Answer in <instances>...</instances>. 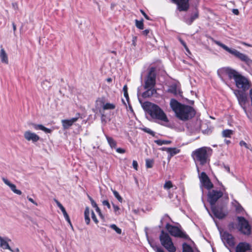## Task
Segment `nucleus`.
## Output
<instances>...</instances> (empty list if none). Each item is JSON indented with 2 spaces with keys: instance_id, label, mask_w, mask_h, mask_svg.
<instances>
[{
  "instance_id": "f257e3e1",
  "label": "nucleus",
  "mask_w": 252,
  "mask_h": 252,
  "mask_svg": "<svg viewBox=\"0 0 252 252\" xmlns=\"http://www.w3.org/2000/svg\"><path fill=\"white\" fill-rule=\"evenodd\" d=\"M170 106L175 112L176 116L182 121H187L195 114L194 111L191 107L183 105L175 99H171Z\"/></svg>"
},
{
  "instance_id": "f03ea898",
  "label": "nucleus",
  "mask_w": 252,
  "mask_h": 252,
  "mask_svg": "<svg viewBox=\"0 0 252 252\" xmlns=\"http://www.w3.org/2000/svg\"><path fill=\"white\" fill-rule=\"evenodd\" d=\"M147 106L149 113L152 118L156 119L159 124L166 126H168L169 122L168 118L158 106L152 103H148Z\"/></svg>"
},
{
  "instance_id": "7ed1b4c3",
  "label": "nucleus",
  "mask_w": 252,
  "mask_h": 252,
  "mask_svg": "<svg viewBox=\"0 0 252 252\" xmlns=\"http://www.w3.org/2000/svg\"><path fill=\"white\" fill-rule=\"evenodd\" d=\"M210 149H211L209 147H203L197 149L192 153V156L196 164L197 162H199L200 164L204 165L207 162V152Z\"/></svg>"
},
{
  "instance_id": "20e7f679",
  "label": "nucleus",
  "mask_w": 252,
  "mask_h": 252,
  "mask_svg": "<svg viewBox=\"0 0 252 252\" xmlns=\"http://www.w3.org/2000/svg\"><path fill=\"white\" fill-rule=\"evenodd\" d=\"M215 42L217 45L221 47L225 51H227L232 55H233L242 61L245 62L248 65H251L252 64V60H251L246 55L240 52L236 49H230L225 45L220 43V41H215Z\"/></svg>"
},
{
  "instance_id": "39448f33",
  "label": "nucleus",
  "mask_w": 252,
  "mask_h": 252,
  "mask_svg": "<svg viewBox=\"0 0 252 252\" xmlns=\"http://www.w3.org/2000/svg\"><path fill=\"white\" fill-rule=\"evenodd\" d=\"M159 240L161 245L168 252H175L176 251V247L174 245L172 238L168 233L162 231L159 236Z\"/></svg>"
},
{
  "instance_id": "423d86ee",
  "label": "nucleus",
  "mask_w": 252,
  "mask_h": 252,
  "mask_svg": "<svg viewBox=\"0 0 252 252\" xmlns=\"http://www.w3.org/2000/svg\"><path fill=\"white\" fill-rule=\"evenodd\" d=\"M219 184L221 186L219 190L212 189L208 191L207 197L208 201L212 205H214L216 202L225 193L226 188L221 183L219 182Z\"/></svg>"
},
{
  "instance_id": "0eeeda50",
  "label": "nucleus",
  "mask_w": 252,
  "mask_h": 252,
  "mask_svg": "<svg viewBox=\"0 0 252 252\" xmlns=\"http://www.w3.org/2000/svg\"><path fill=\"white\" fill-rule=\"evenodd\" d=\"M165 228L168 232L173 236L175 237L182 238L185 239H189L188 236L178 227L172 225L167 223Z\"/></svg>"
},
{
  "instance_id": "6e6552de",
  "label": "nucleus",
  "mask_w": 252,
  "mask_h": 252,
  "mask_svg": "<svg viewBox=\"0 0 252 252\" xmlns=\"http://www.w3.org/2000/svg\"><path fill=\"white\" fill-rule=\"evenodd\" d=\"M197 171L198 173V176L201 186H203L205 189L210 190L213 188V184L211 182L208 176L204 172L199 173L200 171L198 166H197Z\"/></svg>"
},
{
  "instance_id": "1a4fd4ad",
  "label": "nucleus",
  "mask_w": 252,
  "mask_h": 252,
  "mask_svg": "<svg viewBox=\"0 0 252 252\" xmlns=\"http://www.w3.org/2000/svg\"><path fill=\"white\" fill-rule=\"evenodd\" d=\"M220 237L223 243L227 248L229 249L234 246V238L231 234L224 231L220 232Z\"/></svg>"
},
{
  "instance_id": "9d476101",
  "label": "nucleus",
  "mask_w": 252,
  "mask_h": 252,
  "mask_svg": "<svg viewBox=\"0 0 252 252\" xmlns=\"http://www.w3.org/2000/svg\"><path fill=\"white\" fill-rule=\"evenodd\" d=\"M235 81L237 87L242 89L244 91L249 89L251 86L248 80L240 74L235 78Z\"/></svg>"
},
{
  "instance_id": "9b49d317",
  "label": "nucleus",
  "mask_w": 252,
  "mask_h": 252,
  "mask_svg": "<svg viewBox=\"0 0 252 252\" xmlns=\"http://www.w3.org/2000/svg\"><path fill=\"white\" fill-rule=\"evenodd\" d=\"M156 84V74L154 69H152L145 81V89L148 90V92L151 91L155 86Z\"/></svg>"
},
{
  "instance_id": "f8f14e48",
  "label": "nucleus",
  "mask_w": 252,
  "mask_h": 252,
  "mask_svg": "<svg viewBox=\"0 0 252 252\" xmlns=\"http://www.w3.org/2000/svg\"><path fill=\"white\" fill-rule=\"evenodd\" d=\"M240 226V231L245 235H250L251 233V227L248 221L243 217H238Z\"/></svg>"
},
{
  "instance_id": "ddd939ff",
  "label": "nucleus",
  "mask_w": 252,
  "mask_h": 252,
  "mask_svg": "<svg viewBox=\"0 0 252 252\" xmlns=\"http://www.w3.org/2000/svg\"><path fill=\"white\" fill-rule=\"evenodd\" d=\"M234 94L237 97L239 104L244 109L245 112L247 114V111L245 105L247 101V96L244 92L239 90L234 91Z\"/></svg>"
},
{
  "instance_id": "4468645a",
  "label": "nucleus",
  "mask_w": 252,
  "mask_h": 252,
  "mask_svg": "<svg viewBox=\"0 0 252 252\" xmlns=\"http://www.w3.org/2000/svg\"><path fill=\"white\" fill-rule=\"evenodd\" d=\"M24 137L28 142L35 143L40 140V137L35 132L30 130H28L24 132Z\"/></svg>"
},
{
  "instance_id": "2eb2a0df",
  "label": "nucleus",
  "mask_w": 252,
  "mask_h": 252,
  "mask_svg": "<svg viewBox=\"0 0 252 252\" xmlns=\"http://www.w3.org/2000/svg\"><path fill=\"white\" fill-rule=\"evenodd\" d=\"M234 252H252V249L249 243L241 242L236 247Z\"/></svg>"
},
{
  "instance_id": "dca6fc26",
  "label": "nucleus",
  "mask_w": 252,
  "mask_h": 252,
  "mask_svg": "<svg viewBox=\"0 0 252 252\" xmlns=\"http://www.w3.org/2000/svg\"><path fill=\"white\" fill-rule=\"evenodd\" d=\"M91 213V217L94 220V221L97 224L98 223V220L97 219L93 211H90L89 208L88 207H86L85 208V210L84 212V216H85V220L87 224H90V214Z\"/></svg>"
},
{
  "instance_id": "f3484780",
  "label": "nucleus",
  "mask_w": 252,
  "mask_h": 252,
  "mask_svg": "<svg viewBox=\"0 0 252 252\" xmlns=\"http://www.w3.org/2000/svg\"><path fill=\"white\" fill-rule=\"evenodd\" d=\"M76 116H77L76 117L72 118L70 119H64L62 120L61 122L64 129H68L70 126H71L80 118V114L78 113Z\"/></svg>"
},
{
  "instance_id": "a211bd4d",
  "label": "nucleus",
  "mask_w": 252,
  "mask_h": 252,
  "mask_svg": "<svg viewBox=\"0 0 252 252\" xmlns=\"http://www.w3.org/2000/svg\"><path fill=\"white\" fill-rule=\"evenodd\" d=\"M2 180L3 183L7 186L14 193L18 195L22 194V191L16 189V186L15 184L12 183L10 181L5 178H2Z\"/></svg>"
},
{
  "instance_id": "6ab92c4d",
  "label": "nucleus",
  "mask_w": 252,
  "mask_h": 252,
  "mask_svg": "<svg viewBox=\"0 0 252 252\" xmlns=\"http://www.w3.org/2000/svg\"><path fill=\"white\" fill-rule=\"evenodd\" d=\"M212 211L214 215L218 219H223L227 215L226 211L222 208H212Z\"/></svg>"
},
{
  "instance_id": "aec40b11",
  "label": "nucleus",
  "mask_w": 252,
  "mask_h": 252,
  "mask_svg": "<svg viewBox=\"0 0 252 252\" xmlns=\"http://www.w3.org/2000/svg\"><path fill=\"white\" fill-rule=\"evenodd\" d=\"M178 5L180 11H186L189 7V0H173Z\"/></svg>"
},
{
  "instance_id": "412c9836",
  "label": "nucleus",
  "mask_w": 252,
  "mask_h": 252,
  "mask_svg": "<svg viewBox=\"0 0 252 252\" xmlns=\"http://www.w3.org/2000/svg\"><path fill=\"white\" fill-rule=\"evenodd\" d=\"M35 130H40L44 131L46 133H51L52 130L45 127L43 125L41 124H36L35 123H31L29 124Z\"/></svg>"
},
{
  "instance_id": "4be33fe9",
  "label": "nucleus",
  "mask_w": 252,
  "mask_h": 252,
  "mask_svg": "<svg viewBox=\"0 0 252 252\" xmlns=\"http://www.w3.org/2000/svg\"><path fill=\"white\" fill-rule=\"evenodd\" d=\"M55 202L58 206V207L61 209V211L62 212L63 215L65 218V219L66 220V221L69 223L71 227H72V225L71 223V221L70 220L69 217L64 207L62 205V204L59 202L58 200H55Z\"/></svg>"
},
{
  "instance_id": "5701e85b",
  "label": "nucleus",
  "mask_w": 252,
  "mask_h": 252,
  "mask_svg": "<svg viewBox=\"0 0 252 252\" xmlns=\"http://www.w3.org/2000/svg\"><path fill=\"white\" fill-rule=\"evenodd\" d=\"M0 59L1 62L5 64H8L9 60L8 55L3 48H1L0 50Z\"/></svg>"
},
{
  "instance_id": "b1692460",
  "label": "nucleus",
  "mask_w": 252,
  "mask_h": 252,
  "mask_svg": "<svg viewBox=\"0 0 252 252\" xmlns=\"http://www.w3.org/2000/svg\"><path fill=\"white\" fill-rule=\"evenodd\" d=\"M10 241V239L7 237H2L0 236V247L3 249L11 250L10 247L8 244V242Z\"/></svg>"
},
{
  "instance_id": "393cba45",
  "label": "nucleus",
  "mask_w": 252,
  "mask_h": 252,
  "mask_svg": "<svg viewBox=\"0 0 252 252\" xmlns=\"http://www.w3.org/2000/svg\"><path fill=\"white\" fill-rule=\"evenodd\" d=\"M168 92L174 94L175 95H180L181 92L179 86L173 84L170 86Z\"/></svg>"
},
{
  "instance_id": "a878e982",
  "label": "nucleus",
  "mask_w": 252,
  "mask_h": 252,
  "mask_svg": "<svg viewBox=\"0 0 252 252\" xmlns=\"http://www.w3.org/2000/svg\"><path fill=\"white\" fill-rule=\"evenodd\" d=\"M228 67H223L218 70V74L221 79L224 81L225 77L227 76Z\"/></svg>"
},
{
  "instance_id": "bb28decb",
  "label": "nucleus",
  "mask_w": 252,
  "mask_h": 252,
  "mask_svg": "<svg viewBox=\"0 0 252 252\" xmlns=\"http://www.w3.org/2000/svg\"><path fill=\"white\" fill-rule=\"evenodd\" d=\"M89 198L91 201V203L92 207H94V208H95L96 212L98 214L99 217L101 219H104V217L103 216V215L101 213L100 209L98 207L97 204L94 201V200L91 197H90L89 196Z\"/></svg>"
},
{
  "instance_id": "cd10ccee",
  "label": "nucleus",
  "mask_w": 252,
  "mask_h": 252,
  "mask_svg": "<svg viewBox=\"0 0 252 252\" xmlns=\"http://www.w3.org/2000/svg\"><path fill=\"white\" fill-rule=\"evenodd\" d=\"M162 150H165L168 153L170 154V157L178 154L180 152V150L176 148H162Z\"/></svg>"
},
{
  "instance_id": "c85d7f7f",
  "label": "nucleus",
  "mask_w": 252,
  "mask_h": 252,
  "mask_svg": "<svg viewBox=\"0 0 252 252\" xmlns=\"http://www.w3.org/2000/svg\"><path fill=\"white\" fill-rule=\"evenodd\" d=\"M239 73L236 71L228 68L227 71V76L229 79L233 78L234 80L237 77Z\"/></svg>"
},
{
  "instance_id": "c756f323",
  "label": "nucleus",
  "mask_w": 252,
  "mask_h": 252,
  "mask_svg": "<svg viewBox=\"0 0 252 252\" xmlns=\"http://www.w3.org/2000/svg\"><path fill=\"white\" fill-rule=\"evenodd\" d=\"M106 138L107 139V141L109 145V146L111 147V148H116L117 146V143L115 140L112 137H109L108 136H106Z\"/></svg>"
},
{
  "instance_id": "7c9ffc66",
  "label": "nucleus",
  "mask_w": 252,
  "mask_h": 252,
  "mask_svg": "<svg viewBox=\"0 0 252 252\" xmlns=\"http://www.w3.org/2000/svg\"><path fill=\"white\" fill-rule=\"evenodd\" d=\"M104 105V99L103 98H98L95 101L96 109H99L101 107H103Z\"/></svg>"
},
{
  "instance_id": "2f4dec72",
  "label": "nucleus",
  "mask_w": 252,
  "mask_h": 252,
  "mask_svg": "<svg viewBox=\"0 0 252 252\" xmlns=\"http://www.w3.org/2000/svg\"><path fill=\"white\" fill-rule=\"evenodd\" d=\"M174 188V189H176L177 187L174 186L172 184V183L170 181H166L165 184L163 185V188L165 189L168 190L171 188Z\"/></svg>"
},
{
  "instance_id": "473e14b6",
  "label": "nucleus",
  "mask_w": 252,
  "mask_h": 252,
  "mask_svg": "<svg viewBox=\"0 0 252 252\" xmlns=\"http://www.w3.org/2000/svg\"><path fill=\"white\" fill-rule=\"evenodd\" d=\"M198 12H195L191 15V16L190 17V18L189 19H187L186 20V23L188 25H190L195 19H196L198 18Z\"/></svg>"
},
{
  "instance_id": "72a5a7b5",
  "label": "nucleus",
  "mask_w": 252,
  "mask_h": 252,
  "mask_svg": "<svg viewBox=\"0 0 252 252\" xmlns=\"http://www.w3.org/2000/svg\"><path fill=\"white\" fill-rule=\"evenodd\" d=\"M233 133V130L230 129H225L222 131V135L223 137H230Z\"/></svg>"
},
{
  "instance_id": "f704fd0d",
  "label": "nucleus",
  "mask_w": 252,
  "mask_h": 252,
  "mask_svg": "<svg viewBox=\"0 0 252 252\" xmlns=\"http://www.w3.org/2000/svg\"><path fill=\"white\" fill-rule=\"evenodd\" d=\"M183 252H194L192 248L186 243L183 244Z\"/></svg>"
},
{
  "instance_id": "c9c22d12",
  "label": "nucleus",
  "mask_w": 252,
  "mask_h": 252,
  "mask_svg": "<svg viewBox=\"0 0 252 252\" xmlns=\"http://www.w3.org/2000/svg\"><path fill=\"white\" fill-rule=\"evenodd\" d=\"M115 108V105L113 103H107L103 105V110H112Z\"/></svg>"
},
{
  "instance_id": "e433bc0d",
  "label": "nucleus",
  "mask_w": 252,
  "mask_h": 252,
  "mask_svg": "<svg viewBox=\"0 0 252 252\" xmlns=\"http://www.w3.org/2000/svg\"><path fill=\"white\" fill-rule=\"evenodd\" d=\"M155 142L157 143L158 145L161 146L162 145H167L171 143L170 141L168 140H155Z\"/></svg>"
},
{
  "instance_id": "4c0bfd02",
  "label": "nucleus",
  "mask_w": 252,
  "mask_h": 252,
  "mask_svg": "<svg viewBox=\"0 0 252 252\" xmlns=\"http://www.w3.org/2000/svg\"><path fill=\"white\" fill-rule=\"evenodd\" d=\"M109 227L115 230L117 234H120L122 233V230L119 228L116 224H112L110 225Z\"/></svg>"
},
{
  "instance_id": "58836bf2",
  "label": "nucleus",
  "mask_w": 252,
  "mask_h": 252,
  "mask_svg": "<svg viewBox=\"0 0 252 252\" xmlns=\"http://www.w3.org/2000/svg\"><path fill=\"white\" fill-rule=\"evenodd\" d=\"M135 25L137 28L140 30H143L144 29V24L143 21H138L137 20H136Z\"/></svg>"
},
{
  "instance_id": "ea45409f",
  "label": "nucleus",
  "mask_w": 252,
  "mask_h": 252,
  "mask_svg": "<svg viewBox=\"0 0 252 252\" xmlns=\"http://www.w3.org/2000/svg\"><path fill=\"white\" fill-rule=\"evenodd\" d=\"M113 193L114 194V195L115 197L120 202H122L123 201V198L120 195L118 191L115 190H113Z\"/></svg>"
},
{
  "instance_id": "a19ab883",
  "label": "nucleus",
  "mask_w": 252,
  "mask_h": 252,
  "mask_svg": "<svg viewBox=\"0 0 252 252\" xmlns=\"http://www.w3.org/2000/svg\"><path fill=\"white\" fill-rule=\"evenodd\" d=\"M113 207L114 212L115 215H120V208L118 206H117L114 204H113Z\"/></svg>"
},
{
  "instance_id": "79ce46f5",
  "label": "nucleus",
  "mask_w": 252,
  "mask_h": 252,
  "mask_svg": "<svg viewBox=\"0 0 252 252\" xmlns=\"http://www.w3.org/2000/svg\"><path fill=\"white\" fill-rule=\"evenodd\" d=\"M153 165V161L151 159H147L146 160V166L147 168H152Z\"/></svg>"
},
{
  "instance_id": "37998d69",
  "label": "nucleus",
  "mask_w": 252,
  "mask_h": 252,
  "mask_svg": "<svg viewBox=\"0 0 252 252\" xmlns=\"http://www.w3.org/2000/svg\"><path fill=\"white\" fill-rule=\"evenodd\" d=\"M123 91L125 97L126 99H127L128 97V93H127V87L126 85H125L123 87Z\"/></svg>"
},
{
  "instance_id": "c03bdc74",
  "label": "nucleus",
  "mask_w": 252,
  "mask_h": 252,
  "mask_svg": "<svg viewBox=\"0 0 252 252\" xmlns=\"http://www.w3.org/2000/svg\"><path fill=\"white\" fill-rule=\"evenodd\" d=\"M240 145L241 146H244L245 148H246L247 149H250V148H251V145H248L244 141H241L240 142Z\"/></svg>"
},
{
  "instance_id": "a18cd8bd",
  "label": "nucleus",
  "mask_w": 252,
  "mask_h": 252,
  "mask_svg": "<svg viewBox=\"0 0 252 252\" xmlns=\"http://www.w3.org/2000/svg\"><path fill=\"white\" fill-rule=\"evenodd\" d=\"M102 204L103 205L107 206V207L108 209H110L111 206H110V204L109 203L108 201H107V200H103L102 202Z\"/></svg>"
},
{
  "instance_id": "49530a36",
  "label": "nucleus",
  "mask_w": 252,
  "mask_h": 252,
  "mask_svg": "<svg viewBox=\"0 0 252 252\" xmlns=\"http://www.w3.org/2000/svg\"><path fill=\"white\" fill-rule=\"evenodd\" d=\"M143 130L144 131H145V132H147V133H149V134H150L151 135H154V132L152 130H151L149 128H144L143 129Z\"/></svg>"
},
{
  "instance_id": "de8ad7c7",
  "label": "nucleus",
  "mask_w": 252,
  "mask_h": 252,
  "mask_svg": "<svg viewBox=\"0 0 252 252\" xmlns=\"http://www.w3.org/2000/svg\"><path fill=\"white\" fill-rule=\"evenodd\" d=\"M132 166H133V167L136 170H137V169H138V163H137V162L136 160H133Z\"/></svg>"
},
{
  "instance_id": "09e8293b",
  "label": "nucleus",
  "mask_w": 252,
  "mask_h": 252,
  "mask_svg": "<svg viewBox=\"0 0 252 252\" xmlns=\"http://www.w3.org/2000/svg\"><path fill=\"white\" fill-rule=\"evenodd\" d=\"M116 151L118 153H120V154H124L126 152V151L125 149L120 148L116 149Z\"/></svg>"
},
{
  "instance_id": "8fccbe9b",
  "label": "nucleus",
  "mask_w": 252,
  "mask_h": 252,
  "mask_svg": "<svg viewBox=\"0 0 252 252\" xmlns=\"http://www.w3.org/2000/svg\"><path fill=\"white\" fill-rule=\"evenodd\" d=\"M27 199H28V200L31 202V203H33V204L35 205L36 206H37L38 204L37 203L34 201L33 200V199L31 197H29V196H27Z\"/></svg>"
},
{
  "instance_id": "3c124183",
  "label": "nucleus",
  "mask_w": 252,
  "mask_h": 252,
  "mask_svg": "<svg viewBox=\"0 0 252 252\" xmlns=\"http://www.w3.org/2000/svg\"><path fill=\"white\" fill-rule=\"evenodd\" d=\"M181 42L182 44V45L184 46V47L185 48L187 52H188V53H189L190 52H189L188 48L187 47V45H186V43H185V42H184L183 40H181Z\"/></svg>"
},
{
  "instance_id": "603ef678",
  "label": "nucleus",
  "mask_w": 252,
  "mask_h": 252,
  "mask_svg": "<svg viewBox=\"0 0 252 252\" xmlns=\"http://www.w3.org/2000/svg\"><path fill=\"white\" fill-rule=\"evenodd\" d=\"M12 6L13 8L15 10H18V3L17 2L12 3Z\"/></svg>"
},
{
  "instance_id": "864d4df0",
  "label": "nucleus",
  "mask_w": 252,
  "mask_h": 252,
  "mask_svg": "<svg viewBox=\"0 0 252 252\" xmlns=\"http://www.w3.org/2000/svg\"><path fill=\"white\" fill-rule=\"evenodd\" d=\"M149 32L150 30L148 29H146L142 32V34L144 35H147Z\"/></svg>"
},
{
  "instance_id": "5fc2aeb1",
  "label": "nucleus",
  "mask_w": 252,
  "mask_h": 252,
  "mask_svg": "<svg viewBox=\"0 0 252 252\" xmlns=\"http://www.w3.org/2000/svg\"><path fill=\"white\" fill-rule=\"evenodd\" d=\"M141 13L143 14V15L145 17V18L147 19V20H149V17H148V16L144 12L143 10H140Z\"/></svg>"
},
{
  "instance_id": "6e6d98bb",
  "label": "nucleus",
  "mask_w": 252,
  "mask_h": 252,
  "mask_svg": "<svg viewBox=\"0 0 252 252\" xmlns=\"http://www.w3.org/2000/svg\"><path fill=\"white\" fill-rule=\"evenodd\" d=\"M155 250L156 252H164V251L159 247H156Z\"/></svg>"
},
{
  "instance_id": "4d7b16f0",
  "label": "nucleus",
  "mask_w": 252,
  "mask_h": 252,
  "mask_svg": "<svg viewBox=\"0 0 252 252\" xmlns=\"http://www.w3.org/2000/svg\"><path fill=\"white\" fill-rule=\"evenodd\" d=\"M101 121L102 122H106L105 116L103 114H101Z\"/></svg>"
},
{
  "instance_id": "13d9d810",
  "label": "nucleus",
  "mask_w": 252,
  "mask_h": 252,
  "mask_svg": "<svg viewBox=\"0 0 252 252\" xmlns=\"http://www.w3.org/2000/svg\"><path fill=\"white\" fill-rule=\"evenodd\" d=\"M243 45H245V46H248V47H252V46L249 44H248L247 43H245V42H242V43Z\"/></svg>"
},
{
  "instance_id": "bf43d9fd",
  "label": "nucleus",
  "mask_w": 252,
  "mask_h": 252,
  "mask_svg": "<svg viewBox=\"0 0 252 252\" xmlns=\"http://www.w3.org/2000/svg\"><path fill=\"white\" fill-rule=\"evenodd\" d=\"M241 206H240V205L238 204V207L236 208V210L238 211H240L241 210Z\"/></svg>"
},
{
  "instance_id": "052dcab7",
  "label": "nucleus",
  "mask_w": 252,
  "mask_h": 252,
  "mask_svg": "<svg viewBox=\"0 0 252 252\" xmlns=\"http://www.w3.org/2000/svg\"><path fill=\"white\" fill-rule=\"evenodd\" d=\"M233 12L235 14L237 15L238 14V10L237 9H233Z\"/></svg>"
},
{
  "instance_id": "680f3d73",
  "label": "nucleus",
  "mask_w": 252,
  "mask_h": 252,
  "mask_svg": "<svg viewBox=\"0 0 252 252\" xmlns=\"http://www.w3.org/2000/svg\"><path fill=\"white\" fill-rule=\"evenodd\" d=\"M12 26H13V31L15 32V31L16 30V25L13 23V24H12Z\"/></svg>"
},
{
  "instance_id": "e2e57ef3",
  "label": "nucleus",
  "mask_w": 252,
  "mask_h": 252,
  "mask_svg": "<svg viewBox=\"0 0 252 252\" xmlns=\"http://www.w3.org/2000/svg\"><path fill=\"white\" fill-rule=\"evenodd\" d=\"M224 168H225V169L227 171H228V172H229V167L228 166H224Z\"/></svg>"
},
{
  "instance_id": "0e129e2a",
  "label": "nucleus",
  "mask_w": 252,
  "mask_h": 252,
  "mask_svg": "<svg viewBox=\"0 0 252 252\" xmlns=\"http://www.w3.org/2000/svg\"><path fill=\"white\" fill-rule=\"evenodd\" d=\"M107 80L108 82H111L112 81V79L111 78H108Z\"/></svg>"
},
{
  "instance_id": "69168bd1",
  "label": "nucleus",
  "mask_w": 252,
  "mask_h": 252,
  "mask_svg": "<svg viewBox=\"0 0 252 252\" xmlns=\"http://www.w3.org/2000/svg\"><path fill=\"white\" fill-rule=\"evenodd\" d=\"M225 141H226V143L227 144H228L230 143V141H229V140H226Z\"/></svg>"
},
{
  "instance_id": "338daca9",
  "label": "nucleus",
  "mask_w": 252,
  "mask_h": 252,
  "mask_svg": "<svg viewBox=\"0 0 252 252\" xmlns=\"http://www.w3.org/2000/svg\"><path fill=\"white\" fill-rule=\"evenodd\" d=\"M150 246H152V247L153 248V249H154V250L156 251V250H155V248H156V247H154V246H153L152 244H150Z\"/></svg>"
},
{
  "instance_id": "774afa93",
  "label": "nucleus",
  "mask_w": 252,
  "mask_h": 252,
  "mask_svg": "<svg viewBox=\"0 0 252 252\" xmlns=\"http://www.w3.org/2000/svg\"><path fill=\"white\" fill-rule=\"evenodd\" d=\"M150 246H152V247L153 248V249H154V250L156 251V250H155V248H156V247H154V246H153L152 244H150Z\"/></svg>"
}]
</instances>
